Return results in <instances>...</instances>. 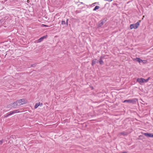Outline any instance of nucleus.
Listing matches in <instances>:
<instances>
[{
  "instance_id": "obj_1",
  "label": "nucleus",
  "mask_w": 153,
  "mask_h": 153,
  "mask_svg": "<svg viewBox=\"0 0 153 153\" xmlns=\"http://www.w3.org/2000/svg\"><path fill=\"white\" fill-rule=\"evenodd\" d=\"M137 101L136 98L132 99L129 100H126L123 101V103L127 102L128 103L134 104Z\"/></svg>"
},
{
  "instance_id": "obj_2",
  "label": "nucleus",
  "mask_w": 153,
  "mask_h": 153,
  "mask_svg": "<svg viewBox=\"0 0 153 153\" xmlns=\"http://www.w3.org/2000/svg\"><path fill=\"white\" fill-rule=\"evenodd\" d=\"M141 22L140 20L139 22H137L135 24H133L131 25H130V28L131 29H132L133 28L134 29H136L137 28L139 25V22Z\"/></svg>"
},
{
  "instance_id": "obj_3",
  "label": "nucleus",
  "mask_w": 153,
  "mask_h": 153,
  "mask_svg": "<svg viewBox=\"0 0 153 153\" xmlns=\"http://www.w3.org/2000/svg\"><path fill=\"white\" fill-rule=\"evenodd\" d=\"M17 106L16 105V104L14 102L13 103H11L10 104L8 105L7 107L8 108H15L17 107Z\"/></svg>"
},
{
  "instance_id": "obj_4",
  "label": "nucleus",
  "mask_w": 153,
  "mask_h": 153,
  "mask_svg": "<svg viewBox=\"0 0 153 153\" xmlns=\"http://www.w3.org/2000/svg\"><path fill=\"white\" fill-rule=\"evenodd\" d=\"M47 37H48V35H46L44 36H43L41 37V38H40L39 39L37 40V42L39 43V42H41L43 40V39L47 38Z\"/></svg>"
},
{
  "instance_id": "obj_5",
  "label": "nucleus",
  "mask_w": 153,
  "mask_h": 153,
  "mask_svg": "<svg viewBox=\"0 0 153 153\" xmlns=\"http://www.w3.org/2000/svg\"><path fill=\"white\" fill-rule=\"evenodd\" d=\"M143 134L147 137H153V134H152L147 133H143Z\"/></svg>"
},
{
  "instance_id": "obj_6",
  "label": "nucleus",
  "mask_w": 153,
  "mask_h": 153,
  "mask_svg": "<svg viewBox=\"0 0 153 153\" xmlns=\"http://www.w3.org/2000/svg\"><path fill=\"white\" fill-rule=\"evenodd\" d=\"M144 79L143 78H137V79L136 81L138 82L140 84L144 82Z\"/></svg>"
},
{
  "instance_id": "obj_7",
  "label": "nucleus",
  "mask_w": 153,
  "mask_h": 153,
  "mask_svg": "<svg viewBox=\"0 0 153 153\" xmlns=\"http://www.w3.org/2000/svg\"><path fill=\"white\" fill-rule=\"evenodd\" d=\"M96 63H99V60L96 59H94L92 60L91 65L92 66H93Z\"/></svg>"
},
{
  "instance_id": "obj_8",
  "label": "nucleus",
  "mask_w": 153,
  "mask_h": 153,
  "mask_svg": "<svg viewBox=\"0 0 153 153\" xmlns=\"http://www.w3.org/2000/svg\"><path fill=\"white\" fill-rule=\"evenodd\" d=\"M20 100L21 102L22 105L26 104L27 102V100L25 99H22Z\"/></svg>"
},
{
  "instance_id": "obj_9",
  "label": "nucleus",
  "mask_w": 153,
  "mask_h": 153,
  "mask_svg": "<svg viewBox=\"0 0 153 153\" xmlns=\"http://www.w3.org/2000/svg\"><path fill=\"white\" fill-rule=\"evenodd\" d=\"M15 103L16 104L17 106H19L22 105L21 102L20 101V100H19L16 101Z\"/></svg>"
},
{
  "instance_id": "obj_10",
  "label": "nucleus",
  "mask_w": 153,
  "mask_h": 153,
  "mask_svg": "<svg viewBox=\"0 0 153 153\" xmlns=\"http://www.w3.org/2000/svg\"><path fill=\"white\" fill-rule=\"evenodd\" d=\"M13 52V51L12 50H9V51L6 52V54L5 56H6L8 55V56H10L12 55V53Z\"/></svg>"
},
{
  "instance_id": "obj_11",
  "label": "nucleus",
  "mask_w": 153,
  "mask_h": 153,
  "mask_svg": "<svg viewBox=\"0 0 153 153\" xmlns=\"http://www.w3.org/2000/svg\"><path fill=\"white\" fill-rule=\"evenodd\" d=\"M104 24V22L103 20H101L99 22L98 27H101Z\"/></svg>"
},
{
  "instance_id": "obj_12",
  "label": "nucleus",
  "mask_w": 153,
  "mask_h": 153,
  "mask_svg": "<svg viewBox=\"0 0 153 153\" xmlns=\"http://www.w3.org/2000/svg\"><path fill=\"white\" fill-rule=\"evenodd\" d=\"M135 60L136 61L140 63L141 62H143V61H145L144 60H143L140 59V58H136L135 59Z\"/></svg>"
},
{
  "instance_id": "obj_13",
  "label": "nucleus",
  "mask_w": 153,
  "mask_h": 153,
  "mask_svg": "<svg viewBox=\"0 0 153 153\" xmlns=\"http://www.w3.org/2000/svg\"><path fill=\"white\" fill-rule=\"evenodd\" d=\"M40 105V102H39V103H36V104H35V105L34 106V108L35 109H36V108H38V107Z\"/></svg>"
},
{
  "instance_id": "obj_14",
  "label": "nucleus",
  "mask_w": 153,
  "mask_h": 153,
  "mask_svg": "<svg viewBox=\"0 0 153 153\" xmlns=\"http://www.w3.org/2000/svg\"><path fill=\"white\" fill-rule=\"evenodd\" d=\"M99 63H100V65H102L104 63V62L101 58H100V60L99 61Z\"/></svg>"
},
{
  "instance_id": "obj_15",
  "label": "nucleus",
  "mask_w": 153,
  "mask_h": 153,
  "mask_svg": "<svg viewBox=\"0 0 153 153\" xmlns=\"http://www.w3.org/2000/svg\"><path fill=\"white\" fill-rule=\"evenodd\" d=\"M100 8V7L98 6H96L93 9L94 11L96 10H97L98 9Z\"/></svg>"
},
{
  "instance_id": "obj_16",
  "label": "nucleus",
  "mask_w": 153,
  "mask_h": 153,
  "mask_svg": "<svg viewBox=\"0 0 153 153\" xmlns=\"http://www.w3.org/2000/svg\"><path fill=\"white\" fill-rule=\"evenodd\" d=\"M143 139H144V138L143 136V135L139 136V139L142 140Z\"/></svg>"
},
{
  "instance_id": "obj_17",
  "label": "nucleus",
  "mask_w": 153,
  "mask_h": 153,
  "mask_svg": "<svg viewBox=\"0 0 153 153\" xmlns=\"http://www.w3.org/2000/svg\"><path fill=\"white\" fill-rule=\"evenodd\" d=\"M150 78V77H149L148 79H144V82H147L149 79Z\"/></svg>"
},
{
  "instance_id": "obj_18",
  "label": "nucleus",
  "mask_w": 153,
  "mask_h": 153,
  "mask_svg": "<svg viewBox=\"0 0 153 153\" xmlns=\"http://www.w3.org/2000/svg\"><path fill=\"white\" fill-rule=\"evenodd\" d=\"M120 134L122 135H123L124 136L127 135V134L125 132H121L120 133Z\"/></svg>"
},
{
  "instance_id": "obj_19",
  "label": "nucleus",
  "mask_w": 153,
  "mask_h": 153,
  "mask_svg": "<svg viewBox=\"0 0 153 153\" xmlns=\"http://www.w3.org/2000/svg\"><path fill=\"white\" fill-rule=\"evenodd\" d=\"M61 24L63 25H65V21L62 20L61 21Z\"/></svg>"
},
{
  "instance_id": "obj_20",
  "label": "nucleus",
  "mask_w": 153,
  "mask_h": 153,
  "mask_svg": "<svg viewBox=\"0 0 153 153\" xmlns=\"http://www.w3.org/2000/svg\"><path fill=\"white\" fill-rule=\"evenodd\" d=\"M36 63H34L33 64H32L30 65V67H35L36 66Z\"/></svg>"
},
{
  "instance_id": "obj_21",
  "label": "nucleus",
  "mask_w": 153,
  "mask_h": 153,
  "mask_svg": "<svg viewBox=\"0 0 153 153\" xmlns=\"http://www.w3.org/2000/svg\"><path fill=\"white\" fill-rule=\"evenodd\" d=\"M13 111L14 113H18L19 112L18 110H14Z\"/></svg>"
},
{
  "instance_id": "obj_22",
  "label": "nucleus",
  "mask_w": 153,
  "mask_h": 153,
  "mask_svg": "<svg viewBox=\"0 0 153 153\" xmlns=\"http://www.w3.org/2000/svg\"><path fill=\"white\" fill-rule=\"evenodd\" d=\"M68 19H67L66 21V22H65V25L67 26H68Z\"/></svg>"
},
{
  "instance_id": "obj_23",
  "label": "nucleus",
  "mask_w": 153,
  "mask_h": 153,
  "mask_svg": "<svg viewBox=\"0 0 153 153\" xmlns=\"http://www.w3.org/2000/svg\"><path fill=\"white\" fill-rule=\"evenodd\" d=\"M8 116H9V115H8V114L7 113V114H6V115H4V118H6L7 117H8Z\"/></svg>"
},
{
  "instance_id": "obj_24",
  "label": "nucleus",
  "mask_w": 153,
  "mask_h": 153,
  "mask_svg": "<svg viewBox=\"0 0 153 153\" xmlns=\"http://www.w3.org/2000/svg\"><path fill=\"white\" fill-rule=\"evenodd\" d=\"M42 26L43 27H49V26L48 25H44V24H42Z\"/></svg>"
},
{
  "instance_id": "obj_25",
  "label": "nucleus",
  "mask_w": 153,
  "mask_h": 153,
  "mask_svg": "<svg viewBox=\"0 0 153 153\" xmlns=\"http://www.w3.org/2000/svg\"><path fill=\"white\" fill-rule=\"evenodd\" d=\"M8 113V115H9V116L12 115L11 114V113L10 111Z\"/></svg>"
},
{
  "instance_id": "obj_26",
  "label": "nucleus",
  "mask_w": 153,
  "mask_h": 153,
  "mask_svg": "<svg viewBox=\"0 0 153 153\" xmlns=\"http://www.w3.org/2000/svg\"><path fill=\"white\" fill-rule=\"evenodd\" d=\"M10 112H11V114H14V111H11Z\"/></svg>"
},
{
  "instance_id": "obj_27",
  "label": "nucleus",
  "mask_w": 153,
  "mask_h": 153,
  "mask_svg": "<svg viewBox=\"0 0 153 153\" xmlns=\"http://www.w3.org/2000/svg\"><path fill=\"white\" fill-rule=\"evenodd\" d=\"M2 140H0V144H1L2 143Z\"/></svg>"
},
{
  "instance_id": "obj_28",
  "label": "nucleus",
  "mask_w": 153,
  "mask_h": 153,
  "mask_svg": "<svg viewBox=\"0 0 153 153\" xmlns=\"http://www.w3.org/2000/svg\"><path fill=\"white\" fill-rule=\"evenodd\" d=\"M14 136H11V137H10V138H13V139H14Z\"/></svg>"
},
{
  "instance_id": "obj_29",
  "label": "nucleus",
  "mask_w": 153,
  "mask_h": 153,
  "mask_svg": "<svg viewBox=\"0 0 153 153\" xmlns=\"http://www.w3.org/2000/svg\"><path fill=\"white\" fill-rule=\"evenodd\" d=\"M113 0H106V1H108L109 2H110L112 1Z\"/></svg>"
},
{
  "instance_id": "obj_30",
  "label": "nucleus",
  "mask_w": 153,
  "mask_h": 153,
  "mask_svg": "<svg viewBox=\"0 0 153 153\" xmlns=\"http://www.w3.org/2000/svg\"><path fill=\"white\" fill-rule=\"evenodd\" d=\"M29 2H30V1L29 0H27V3H29Z\"/></svg>"
},
{
  "instance_id": "obj_31",
  "label": "nucleus",
  "mask_w": 153,
  "mask_h": 153,
  "mask_svg": "<svg viewBox=\"0 0 153 153\" xmlns=\"http://www.w3.org/2000/svg\"><path fill=\"white\" fill-rule=\"evenodd\" d=\"M42 105H43V104H42V103H40V106H42Z\"/></svg>"
},
{
  "instance_id": "obj_32",
  "label": "nucleus",
  "mask_w": 153,
  "mask_h": 153,
  "mask_svg": "<svg viewBox=\"0 0 153 153\" xmlns=\"http://www.w3.org/2000/svg\"><path fill=\"white\" fill-rule=\"evenodd\" d=\"M81 4H83V3L82 2H81Z\"/></svg>"
},
{
  "instance_id": "obj_33",
  "label": "nucleus",
  "mask_w": 153,
  "mask_h": 153,
  "mask_svg": "<svg viewBox=\"0 0 153 153\" xmlns=\"http://www.w3.org/2000/svg\"><path fill=\"white\" fill-rule=\"evenodd\" d=\"M5 1H7V0H5Z\"/></svg>"
},
{
  "instance_id": "obj_34",
  "label": "nucleus",
  "mask_w": 153,
  "mask_h": 153,
  "mask_svg": "<svg viewBox=\"0 0 153 153\" xmlns=\"http://www.w3.org/2000/svg\"><path fill=\"white\" fill-rule=\"evenodd\" d=\"M93 88L92 87V88H92L93 89Z\"/></svg>"
}]
</instances>
